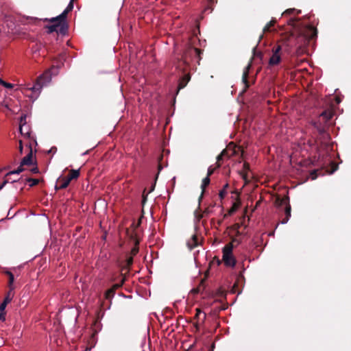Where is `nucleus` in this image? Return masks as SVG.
<instances>
[{
    "label": "nucleus",
    "mask_w": 351,
    "mask_h": 351,
    "mask_svg": "<svg viewBox=\"0 0 351 351\" xmlns=\"http://www.w3.org/2000/svg\"><path fill=\"white\" fill-rule=\"evenodd\" d=\"M308 36L300 34L298 36H295L293 33H291L289 35L285 36L282 41H283V46L285 47V51L287 53H291L292 49L295 48V53L299 56L303 53L304 49V47L306 45Z\"/></svg>",
    "instance_id": "obj_1"
},
{
    "label": "nucleus",
    "mask_w": 351,
    "mask_h": 351,
    "mask_svg": "<svg viewBox=\"0 0 351 351\" xmlns=\"http://www.w3.org/2000/svg\"><path fill=\"white\" fill-rule=\"evenodd\" d=\"M200 53L201 51L197 48L190 47L186 52H184L182 59L179 61L178 64H176V68L184 71L186 69L185 66L189 64V59L195 58L198 61L200 60Z\"/></svg>",
    "instance_id": "obj_2"
},
{
    "label": "nucleus",
    "mask_w": 351,
    "mask_h": 351,
    "mask_svg": "<svg viewBox=\"0 0 351 351\" xmlns=\"http://www.w3.org/2000/svg\"><path fill=\"white\" fill-rule=\"evenodd\" d=\"M51 80V71H47L38 78L36 82L32 86L27 88V89L32 90L36 97L40 93L42 88L47 86Z\"/></svg>",
    "instance_id": "obj_3"
},
{
    "label": "nucleus",
    "mask_w": 351,
    "mask_h": 351,
    "mask_svg": "<svg viewBox=\"0 0 351 351\" xmlns=\"http://www.w3.org/2000/svg\"><path fill=\"white\" fill-rule=\"evenodd\" d=\"M233 245L232 243L226 245L223 248L222 260L228 267H234L236 265V260L232 254Z\"/></svg>",
    "instance_id": "obj_4"
},
{
    "label": "nucleus",
    "mask_w": 351,
    "mask_h": 351,
    "mask_svg": "<svg viewBox=\"0 0 351 351\" xmlns=\"http://www.w3.org/2000/svg\"><path fill=\"white\" fill-rule=\"evenodd\" d=\"M283 49L285 51V47L283 46V43L281 45H278L276 47H274L272 49V55L269 60V64L271 66L277 65L280 63L281 60V56L280 54V51Z\"/></svg>",
    "instance_id": "obj_5"
},
{
    "label": "nucleus",
    "mask_w": 351,
    "mask_h": 351,
    "mask_svg": "<svg viewBox=\"0 0 351 351\" xmlns=\"http://www.w3.org/2000/svg\"><path fill=\"white\" fill-rule=\"evenodd\" d=\"M73 1L74 0H71V1L69 2V5L66 7V8L59 16L51 19L50 21H64L68 12L71 11L73 8Z\"/></svg>",
    "instance_id": "obj_6"
},
{
    "label": "nucleus",
    "mask_w": 351,
    "mask_h": 351,
    "mask_svg": "<svg viewBox=\"0 0 351 351\" xmlns=\"http://www.w3.org/2000/svg\"><path fill=\"white\" fill-rule=\"evenodd\" d=\"M200 243V241L196 234H193L191 238L188 240L186 245L189 250H193L195 247L198 246Z\"/></svg>",
    "instance_id": "obj_7"
},
{
    "label": "nucleus",
    "mask_w": 351,
    "mask_h": 351,
    "mask_svg": "<svg viewBox=\"0 0 351 351\" xmlns=\"http://www.w3.org/2000/svg\"><path fill=\"white\" fill-rule=\"evenodd\" d=\"M314 126L315 128H316L319 134L322 136V138H323L324 141L329 140V135L328 133L326 132L324 126H322L320 123H317L316 122L314 123Z\"/></svg>",
    "instance_id": "obj_8"
},
{
    "label": "nucleus",
    "mask_w": 351,
    "mask_h": 351,
    "mask_svg": "<svg viewBox=\"0 0 351 351\" xmlns=\"http://www.w3.org/2000/svg\"><path fill=\"white\" fill-rule=\"evenodd\" d=\"M29 152L28 154L25 156L21 161V165H30L32 164V149L31 148V145H29Z\"/></svg>",
    "instance_id": "obj_9"
},
{
    "label": "nucleus",
    "mask_w": 351,
    "mask_h": 351,
    "mask_svg": "<svg viewBox=\"0 0 351 351\" xmlns=\"http://www.w3.org/2000/svg\"><path fill=\"white\" fill-rule=\"evenodd\" d=\"M19 131L24 137H30V128L27 124L19 125Z\"/></svg>",
    "instance_id": "obj_10"
},
{
    "label": "nucleus",
    "mask_w": 351,
    "mask_h": 351,
    "mask_svg": "<svg viewBox=\"0 0 351 351\" xmlns=\"http://www.w3.org/2000/svg\"><path fill=\"white\" fill-rule=\"evenodd\" d=\"M70 179H68L66 177L62 178L59 180L60 185L57 186L58 189H66L70 183Z\"/></svg>",
    "instance_id": "obj_11"
},
{
    "label": "nucleus",
    "mask_w": 351,
    "mask_h": 351,
    "mask_svg": "<svg viewBox=\"0 0 351 351\" xmlns=\"http://www.w3.org/2000/svg\"><path fill=\"white\" fill-rule=\"evenodd\" d=\"M23 166L24 165H21V163L20 162L19 167L16 170L10 171L5 174V178H10V176L14 175V174L19 175V173L23 172L25 170V169L23 167Z\"/></svg>",
    "instance_id": "obj_12"
},
{
    "label": "nucleus",
    "mask_w": 351,
    "mask_h": 351,
    "mask_svg": "<svg viewBox=\"0 0 351 351\" xmlns=\"http://www.w3.org/2000/svg\"><path fill=\"white\" fill-rule=\"evenodd\" d=\"M53 23H55L54 24L51 25H49L47 27L48 28V32L49 33H52L53 32H57L58 31V27L61 25L62 23H63L64 21H52Z\"/></svg>",
    "instance_id": "obj_13"
},
{
    "label": "nucleus",
    "mask_w": 351,
    "mask_h": 351,
    "mask_svg": "<svg viewBox=\"0 0 351 351\" xmlns=\"http://www.w3.org/2000/svg\"><path fill=\"white\" fill-rule=\"evenodd\" d=\"M121 286V284H116L113 286L112 288L107 290L105 293V297L106 299H110L113 295H114V289H118L119 287H120Z\"/></svg>",
    "instance_id": "obj_14"
},
{
    "label": "nucleus",
    "mask_w": 351,
    "mask_h": 351,
    "mask_svg": "<svg viewBox=\"0 0 351 351\" xmlns=\"http://www.w3.org/2000/svg\"><path fill=\"white\" fill-rule=\"evenodd\" d=\"M285 218H284L281 223L282 224L287 223L291 217V206L289 204H287L285 208Z\"/></svg>",
    "instance_id": "obj_15"
},
{
    "label": "nucleus",
    "mask_w": 351,
    "mask_h": 351,
    "mask_svg": "<svg viewBox=\"0 0 351 351\" xmlns=\"http://www.w3.org/2000/svg\"><path fill=\"white\" fill-rule=\"evenodd\" d=\"M5 274L8 275L9 277V282H8L9 288H10V289H11V291H13L14 289V287L13 285V283L14 281V275L12 272H10L9 271H7L5 272Z\"/></svg>",
    "instance_id": "obj_16"
},
{
    "label": "nucleus",
    "mask_w": 351,
    "mask_h": 351,
    "mask_svg": "<svg viewBox=\"0 0 351 351\" xmlns=\"http://www.w3.org/2000/svg\"><path fill=\"white\" fill-rule=\"evenodd\" d=\"M80 176V170L79 169H71L70 171L69 175L66 177L68 179H70L71 181L73 179H77Z\"/></svg>",
    "instance_id": "obj_17"
},
{
    "label": "nucleus",
    "mask_w": 351,
    "mask_h": 351,
    "mask_svg": "<svg viewBox=\"0 0 351 351\" xmlns=\"http://www.w3.org/2000/svg\"><path fill=\"white\" fill-rule=\"evenodd\" d=\"M276 23V19H272L269 23H268L263 28V32H267L271 31V27L275 25Z\"/></svg>",
    "instance_id": "obj_18"
},
{
    "label": "nucleus",
    "mask_w": 351,
    "mask_h": 351,
    "mask_svg": "<svg viewBox=\"0 0 351 351\" xmlns=\"http://www.w3.org/2000/svg\"><path fill=\"white\" fill-rule=\"evenodd\" d=\"M13 296H14L13 291H11V289H10L9 291L8 292V293H7V295L4 298L3 302H4V303L8 304V303H10L11 302V300H12Z\"/></svg>",
    "instance_id": "obj_19"
},
{
    "label": "nucleus",
    "mask_w": 351,
    "mask_h": 351,
    "mask_svg": "<svg viewBox=\"0 0 351 351\" xmlns=\"http://www.w3.org/2000/svg\"><path fill=\"white\" fill-rule=\"evenodd\" d=\"M7 306V304L2 302L0 304V320L4 321L5 320V315H4V310Z\"/></svg>",
    "instance_id": "obj_20"
},
{
    "label": "nucleus",
    "mask_w": 351,
    "mask_h": 351,
    "mask_svg": "<svg viewBox=\"0 0 351 351\" xmlns=\"http://www.w3.org/2000/svg\"><path fill=\"white\" fill-rule=\"evenodd\" d=\"M228 184H226L223 188L219 191V196L221 199H223L227 194V189L228 188Z\"/></svg>",
    "instance_id": "obj_21"
},
{
    "label": "nucleus",
    "mask_w": 351,
    "mask_h": 351,
    "mask_svg": "<svg viewBox=\"0 0 351 351\" xmlns=\"http://www.w3.org/2000/svg\"><path fill=\"white\" fill-rule=\"evenodd\" d=\"M320 117H322L327 121L332 118V113L329 111H324L321 113Z\"/></svg>",
    "instance_id": "obj_22"
},
{
    "label": "nucleus",
    "mask_w": 351,
    "mask_h": 351,
    "mask_svg": "<svg viewBox=\"0 0 351 351\" xmlns=\"http://www.w3.org/2000/svg\"><path fill=\"white\" fill-rule=\"evenodd\" d=\"M26 182L29 183L30 187H32L39 183V180L29 178L26 179Z\"/></svg>",
    "instance_id": "obj_23"
},
{
    "label": "nucleus",
    "mask_w": 351,
    "mask_h": 351,
    "mask_svg": "<svg viewBox=\"0 0 351 351\" xmlns=\"http://www.w3.org/2000/svg\"><path fill=\"white\" fill-rule=\"evenodd\" d=\"M210 184V178L208 176H206L205 178L203 179L202 180V193H204V189L205 188Z\"/></svg>",
    "instance_id": "obj_24"
},
{
    "label": "nucleus",
    "mask_w": 351,
    "mask_h": 351,
    "mask_svg": "<svg viewBox=\"0 0 351 351\" xmlns=\"http://www.w3.org/2000/svg\"><path fill=\"white\" fill-rule=\"evenodd\" d=\"M16 181H18V180H17V179H13V180H12L11 178H5V179H4L3 182V183L0 185V191H1L3 187H4V186H5L7 183H8V182H10L12 183V182H16Z\"/></svg>",
    "instance_id": "obj_25"
},
{
    "label": "nucleus",
    "mask_w": 351,
    "mask_h": 351,
    "mask_svg": "<svg viewBox=\"0 0 351 351\" xmlns=\"http://www.w3.org/2000/svg\"><path fill=\"white\" fill-rule=\"evenodd\" d=\"M0 84H1L2 86H3L4 87L7 88H12L14 86L12 84L6 82L1 78H0Z\"/></svg>",
    "instance_id": "obj_26"
},
{
    "label": "nucleus",
    "mask_w": 351,
    "mask_h": 351,
    "mask_svg": "<svg viewBox=\"0 0 351 351\" xmlns=\"http://www.w3.org/2000/svg\"><path fill=\"white\" fill-rule=\"evenodd\" d=\"M250 68V64L245 67V71H243V81L245 84H247V73H248V69Z\"/></svg>",
    "instance_id": "obj_27"
},
{
    "label": "nucleus",
    "mask_w": 351,
    "mask_h": 351,
    "mask_svg": "<svg viewBox=\"0 0 351 351\" xmlns=\"http://www.w3.org/2000/svg\"><path fill=\"white\" fill-rule=\"evenodd\" d=\"M26 119H27V115H25V114L22 115L20 119L19 125L27 124Z\"/></svg>",
    "instance_id": "obj_28"
},
{
    "label": "nucleus",
    "mask_w": 351,
    "mask_h": 351,
    "mask_svg": "<svg viewBox=\"0 0 351 351\" xmlns=\"http://www.w3.org/2000/svg\"><path fill=\"white\" fill-rule=\"evenodd\" d=\"M214 172V169L212 167H209L208 169V173H207V176H210V175H212Z\"/></svg>",
    "instance_id": "obj_29"
},
{
    "label": "nucleus",
    "mask_w": 351,
    "mask_h": 351,
    "mask_svg": "<svg viewBox=\"0 0 351 351\" xmlns=\"http://www.w3.org/2000/svg\"><path fill=\"white\" fill-rule=\"evenodd\" d=\"M295 12V9H289V10H287L283 14L286 15V14H290L293 12Z\"/></svg>",
    "instance_id": "obj_30"
},
{
    "label": "nucleus",
    "mask_w": 351,
    "mask_h": 351,
    "mask_svg": "<svg viewBox=\"0 0 351 351\" xmlns=\"http://www.w3.org/2000/svg\"><path fill=\"white\" fill-rule=\"evenodd\" d=\"M38 169L37 167H34L31 169V172L33 173H38Z\"/></svg>",
    "instance_id": "obj_31"
},
{
    "label": "nucleus",
    "mask_w": 351,
    "mask_h": 351,
    "mask_svg": "<svg viewBox=\"0 0 351 351\" xmlns=\"http://www.w3.org/2000/svg\"><path fill=\"white\" fill-rule=\"evenodd\" d=\"M289 25L294 27L295 26V21L293 19H291L289 21Z\"/></svg>",
    "instance_id": "obj_32"
},
{
    "label": "nucleus",
    "mask_w": 351,
    "mask_h": 351,
    "mask_svg": "<svg viewBox=\"0 0 351 351\" xmlns=\"http://www.w3.org/2000/svg\"><path fill=\"white\" fill-rule=\"evenodd\" d=\"M19 149L20 153H21V154H22V153H23V144H22V141H19Z\"/></svg>",
    "instance_id": "obj_33"
},
{
    "label": "nucleus",
    "mask_w": 351,
    "mask_h": 351,
    "mask_svg": "<svg viewBox=\"0 0 351 351\" xmlns=\"http://www.w3.org/2000/svg\"><path fill=\"white\" fill-rule=\"evenodd\" d=\"M225 153H226V150H223V151L221 153V154H220V155H219V156H217V160H218V161H219V160H220L222 158V157H223V156L225 154Z\"/></svg>",
    "instance_id": "obj_34"
},
{
    "label": "nucleus",
    "mask_w": 351,
    "mask_h": 351,
    "mask_svg": "<svg viewBox=\"0 0 351 351\" xmlns=\"http://www.w3.org/2000/svg\"><path fill=\"white\" fill-rule=\"evenodd\" d=\"M185 84H186V83L183 84L182 83H180V85H179V88H182L185 86Z\"/></svg>",
    "instance_id": "obj_35"
},
{
    "label": "nucleus",
    "mask_w": 351,
    "mask_h": 351,
    "mask_svg": "<svg viewBox=\"0 0 351 351\" xmlns=\"http://www.w3.org/2000/svg\"><path fill=\"white\" fill-rule=\"evenodd\" d=\"M186 83L189 81V77L188 75L185 76Z\"/></svg>",
    "instance_id": "obj_36"
},
{
    "label": "nucleus",
    "mask_w": 351,
    "mask_h": 351,
    "mask_svg": "<svg viewBox=\"0 0 351 351\" xmlns=\"http://www.w3.org/2000/svg\"><path fill=\"white\" fill-rule=\"evenodd\" d=\"M199 313H201V311L200 310H197V315H199Z\"/></svg>",
    "instance_id": "obj_37"
},
{
    "label": "nucleus",
    "mask_w": 351,
    "mask_h": 351,
    "mask_svg": "<svg viewBox=\"0 0 351 351\" xmlns=\"http://www.w3.org/2000/svg\"><path fill=\"white\" fill-rule=\"evenodd\" d=\"M88 151H86V152H85L84 153H83V154H82V155H86V154H88Z\"/></svg>",
    "instance_id": "obj_38"
}]
</instances>
